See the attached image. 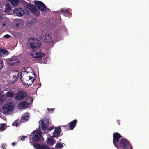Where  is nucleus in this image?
Returning <instances> with one entry per match:
<instances>
[{"instance_id":"nucleus-48","label":"nucleus","mask_w":149,"mask_h":149,"mask_svg":"<svg viewBox=\"0 0 149 149\" xmlns=\"http://www.w3.org/2000/svg\"><path fill=\"white\" fill-rule=\"evenodd\" d=\"M32 74H33L34 76H35L36 75V74H35V73L34 72H33Z\"/></svg>"},{"instance_id":"nucleus-23","label":"nucleus","mask_w":149,"mask_h":149,"mask_svg":"<svg viewBox=\"0 0 149 149\" xmlns=\"http://www.w3.org/2000/svg\"><path fill=\"white\" fill-rule=\"evenodd\" d=\"M13 6H16L19 3L18 0H8Z\"/></svg>"},{"instance_id":"nucleus-26","label":"nucleus","mask_w":149,"mask_h":149,"mask_svg":"<svg viewBox=\"0 0 149 149\" xmlns=\"http://www.w3.org/2000/svg\"><path fill=\"white\" fill-rule=\"evenodd\" d=\"M11 6L9 4H7L6 6L5 10L7 12H10L11 10Z\"/></svg>"},{"instance_id":"nucleus-34","label":"nucleus","mask_w":149,"mask_h":149,"mask_svg":"<svg viewBox=\"0 0 149 149\" xmlns=\"http://www.w3.org/2000/svg\"><path fill=\"white\" fill-rule=\"evenodd\" d=\"M27 137V136H22L21 138V139L22 140H24L25 139V138H26Z\"/></svg>"},{"instance_id":"nucleus-8","label":"nucleus","mask_w":149,"mask_h":149,"mask_svg":"<svg viewBox=\"0 0 149 149\" xmlns=\"http://www.w3.org/2000/svg\"><path fill=\"white\" fill-rule=\"evenodd\" d=\"M43 31H42V35L43 36L44 40L45 42H47L48 44H50L53 42V40H52V38L50 36L48 33L46 32H43Z\"/></svg>"},{"instance_id":"nucleus-28","label":"nucleus","mask_w":149,"mask_h":149,"mask_svg":"<svg viewBox=\"0 0 149 149\" xmlns=\"http://www.w3.org/2000/svg\"><path fill=\"white\" fill-rule=\"evenodd\" d=\"M5 123H2L0 124V130L1 131H3L5 129Z\"/></svg>"},{"instance_id":"nucleus-31","label":"nucleus","mask_w":149,"mask_h":149,"mask_svg":"<svg viewBox=\"0 0 149 149\" xmlns=\"http://www.w3.org/2000/svg\"><path fill=\"white\" fill-rule=\"evenodd\" d=\"M3 66V61L0 59V70L2 69Z\"/></svg>"},{"instance_id":"nucleus-3","label":"nucleus","mask_w":149,"mask_h":149,"mask_svg":"<svg viewBox=\"0 0 149 149\" xmlns=\"http://www.w3.org/2000/svg\"><path fill=\"white\" fill-rule=\"evenodd\" d=\"M14 109V104L11 102L6 103L2 108L3 113L5 114L11 113Z\"/></svg>"},{"instance_id":"nucleus-41","label":"nucleus","mask_w":149,"mask_h":149,"mask_svg":"<svg viewBox=\"0 0 149 149\" xmlns=\"http://www.w3.org/2000/svg\"><path fill=\"white\" fill-rule=\"evenodd\" d=\"M15 142H13L12 143V145L13 146H14L15 145Z\"/></svg>"},{"instance_id":"nucleus-46","label":"nucleus","mask_w":149,"mask_h":149,"mask_svg":"<svg viewBox=\"0 0 149 149\" xmlns=\"http://www.w3.org/2000/svg\"><path fill=\"white\" fill-rule=\"evenodd\" d=\"M2 94V92L0 91V96H1Z\"/></svg>"},{"instance_id":"nucleus-12","label":"nucleus","mask_w":149,"mask_h":149,"mask_svg":"<svg viewBox=\"0 0 149 149\" xmlns=\"http://www.w3.org/2000/svg\"><path fill=\"white\" fill-rule=\"evenodd\" d=\"M13 13L17 16H22L24 14V11L22 8L15 9L13 11Z\"/></svg>"},{"instance_id":"nucleus-1","label":"nucleus","mask_w":149,"mask_h":149,"mask_svg":"<svg viewBox=\"0 0 149 149\" xmlns=\"http://www.w3.org/2000/svg\"><path fill=\"white\" fill-rule=\"evenodd\" d=\"M115 146L118 149H132V145L130 143L128 140L125 138L120 139L119 142Z\"/></svg>"},{"instance_id":"nucleus-40","label":"nucleus","mask_w":149,"mask_h":149,"mask_svg":"<svg viewBox=\"0 0 149 149\" xmlns=\"http://www.w3.org/2000/svg\"><path fill=\"white\" fill-rule=\"evenodd\" d=\"M27 86L29 87V86H30L32 84H31H31H28V83H27Z\"/></svg>"},{"instance_id":"nucleus-21","label":"nucleus","mask_w":149,"mask_h":149,"mask_svg":"<svg viewBox=\"0 0 149 149\" xmlns=\"http://www.w3.org/2000/svg\"><path fill=\"white\" fill-rule=\"evenodd\" d=\"M61 12L65 17H68V16L69 12L68 9H61Z\"/></svg>"},{"instance_id":"nucleus-43","label":"nucleus","mask_w":149,"mask_h":149,"mask_svg":"<svg viewBox=\"0 0 149 149\" xmlns=\"http://www.w3.org/2000/svg\"><path fill=\"white\" fill-rule=\"evenodd\" d=\"M20 24L18 23H17L16 24V27H17L19 25V24Z\"/></svg>"},{"instance_id":"nucleus-18","label":"nucleus","mask_w":149,"mask_h":149,"mask_svg":"<svg viewBox=\"0 0 149 149\" xmlns=\"http://www.w3.org/2000/svg\"><path fill=\"white\" fill-rule=\"evenodd\" d=\"M29 116L28 113H25L22 116L20 121L21 122L24 123L27 121L29 119Z\"/></svg>"},{"instance_id":"nucleus-19","label":"nucleus","mask_w":149,"mask_h":149,"mask_svg":"<svg viewBox=\"0 0 149 149\" xmlns=\"http://www.w3.org/2000/svg\"><path fill=\"white\" fill-rule=\"evenodd\" d=\"M35 56H34L35 58H36L37 59L40 60L41 59L42 57L44 56V54L41 52L35 53Z\"/></svg>"},{"instance_id":"nucleus-47","label":"nucleus","mask_w":149,"mask_h":149,"mask_svg":"<svg viewBox=\"0 0 149 149\" xmlns=\"http://www.w3.org/2000/svg\"><path fill=\"white\" fill-rule=\"evenodd\" d=\"M6 26V24H5V23H4V24H3V27H4V26Z\"/></svg>"},{"instance_id":"nucleus-22","label":"nucleus","mask_w":149,"mask_h":149,"mask_svg":"<svg viewBox=\"0 0 149 149\" xmlns=\"http://www.w3.org/2000/svg\"><path fill=\"white\" fill-rule=\"evenodd\" d=\"M55 141L54 139L52 138H49L47 140V143L49 146H52L55 143Z\"/></svg>"},{"instance_id":"nucleus-38","label":"nucleus","mask_w":149,"mask_h":149,"mask_svg":"<svg viewBox=\"0 0 149 149\" xmlns=\"http://www.w3.org/2000/svg\"><path fill=\"white\" fill-rule=\"evenodd\" d=\"M35 80V79H33V80L31 81V84H33V83L34 82V81Z\"/></svg>"},{"instance_id":"nucleus-14","label":"nucleus","mask_w":149,"mask_h":149,"mask_svg":"<svg viewBox=\"0 0 149 149\" xmlns=\"http://www.w3.org/2000/svg\"><path fill=\"white\" fill-rule=\"evenodd\" d=\"M41 137V134L37 131H36L34 133L32 139L34 141L37 142L39 141Z\"/></svg>"},{"instance_id":"nucleus-33","label":"nucleus","mask_w":149,"mask_h":149,"mask_svg":"<svg viewBox=\"0 0 149 149\" xmlns=\"http://www.w3.org/2000/svg\"><path fill=\"white\" fill-rule=\"evenodd\" d=\"M11 36L8 34H6L3 37L6 38H8L10 37Z\"/></svg>"},{"instance_id":"nucleus-45","label":"nucleus","mask_w":149,"mask_h":149,"mask_svg":"<svg viewBox=\"0 0 149 149\" xmlns=\"http://www.w3.org/2000/svg\"><path fill=\"white\" fill-rule=\"evenodd\" d=\"M117 123H118L119 124V125H120V122L119 120H117Z\"/></svg>"},{"instance_id":"nucleus-5","label":"nucleus","mask_w":149,"mask_h":149,"mask_svg":"<svg viewBox=\"0 0 149 149\" xmlns=\"http://www.w3.org/2000/svg\"><path fill=\"white\" fill-rule=\"evenodd\" d=\"M26 8L34 15L39 16L40 13L39 10H37L36 7L32 4L28 3L26 6Z\"/></svg>"},{"instance_id":"nucleus-16","label":"nucleus","mask_w":149,"mask_h":149,"mask_svg":"<svg viewBox=\"0 0 149 149\" xmlns=\"http://www.w3.org/2000/svg\"><path fill=\"white\" fill-rule=\"evenodd\" d=\"M29 103L26 101L21 102L19 104V106L21 109L27 108L29 107Z\"/></svg>"},{"instance_id":"nucleus-9","label":"nucleus","mask_w":149,"mask_h":149,"mask_svg":"<svg viewBox=\"0 0 149 149\" xmlns=\"http://www.w3.org/2000/svg\"><path fill=\"white\" fill-rule=\"evenodd\" d=\"M7 62L9 65L11 66H15L17 63L20 62L16 57H13L7 59Z\"/></svg>"},{"instance_id":"nucleus-44","label":"nucleus","mask_w":149,"mask_h":149,"mask_svg":"<svg viewBox=\"0 0 149 149\" xmlns=\"http://www.w3.org/2000/svg\"><path fill=\"white\" fill-rule=\"evenodd\" d=\"M2 7V3L0 2V8H1Z\"/></svg>"},{"instance_id":"nucleus-24","label":"nucleus","mask_w":149,"mask_h":149,"mask_svg":"<svg viewBox=\"0 0 149 149\" xmlns=\"http://www.w3.org/2000/svg\"><path fill=\"white\" fill-rule=\"evenodd\" d=\"M6 96L7 97H12L14 96V94L13 93L9 91L6 93Z\"/></svg>"},{"instance_id":"nucleus-7","label":"nucleus","mask_w":149,"mask_h":149,"mask_svg":"<svg viewBox=\"0 0 149 149\" xmlns=\"http://www.w3.org/2000/svg\"><path fill=\"white\" fill-rule=\"evenodd\" d=\"M34 3L41 12L45 11L46 10V6L42 1L37 0L34 2Z\"/></svg>"},{"instance_id":"nucleus-15","label":"nucleus","mask_w":149,"mask_h":149,"mask_svg":"<svg viewBox=\"0 0 149 149\" xmlns=\"http://www.w3.org/2000/svg\"><path fill=\"white\" fill-rule=\"evenodd\" d=\"M77 122V120L76 119H75L69 123V130H72L75 127Z\"/></svg>"},{"instance_id":"nucleus-13","label":"nucleus","mask_w":149,"mask_h":149,"mask_svg":"<svg viewBox=\"0 0 149 149\" xmlns=\"http://www.w3.org/2000/svg\"><path fill=\"white\" fill-rule=\"evenodd\" d=\"M61 132V130L60 126H59L56 128L53 133L52 137H56L59 136L60 135V133Z\"/></svg>"},{"instance_id":"nucleus-25","label":"nucleus","mask_w":149,"mask_h":149,"mask_svg":"<svg viewBox=\"0 0 149 149\" xmlns=\"http://www.w3.org/2000/svg\"><path fill=\"white\" fill-rule=\"evenodd\" d=\"M33 68L31 67H28L25 69V71L27 73L29 72H32L33 71Z\"/></svg>"},{"instance_id":"nucleus-17","label":"nucleus","mask_w":149,"mask_h":149,"mask_svg":"<svg viewBox=\"0 0 149 149\" xmlns=\"http://www.w3.org/2000/svg\"><path fill=\"white\" fill-rule=\"evenodd\" d=\"M14 74L13 75V81H11L12 83H13L15 82L18 79V77H19V72L17 71H14Z\"/></svg>"},{"instance_id":"nucleus-6","label":"nucleus","mask_w":149,"mask_h":149,"mask_svg":"<svg viewBox=\"0 0 149 149\" xmlns=\"http://www.w3.org/2000/svg\"><path fill=\"white\" fill-rule=\"evenodd\" d=\"M39 127L41 130H46L49 126V122L48 120H45L44 122L40 120L39 122Z\"/></svg>"},{"instance_id":"nucleus-4","label":"nucleus","mask_w":149,"mask_h":149,"mask_svg":"<svg viewBox=\"0 0 149 149\" xmlns=\"http://www.w3.org/2000/svg\"><path fill=\"white\" fill-rule=\"evenodd\" d=\"M28 95L26 92L23 90L17 91L14 95V98L17 101L23 100L27 97Z\"/></svg>"},{"instance_id":"nucleus-42","label":"nucleus","mask_w":149,"mask_h":149,"mask_svg":"<svg viewBox=\"0 0 149 149\" xmlns=\"http://www.w3.org/2000/svg\"><path fill=\"white\" fill-rule=\"evenodd\" d=\"M46 10H47V11H48L50 10L48 8L46 7Z\"/></svg>"},{"instance_id":"nucleus-20","label":"nucleus","mask_w":149,"mask_h":149,"mask_svg":"<svg viewBox=\"0 0 149 149\" xmlns=\"http://www.w3.org/2000/svg\"><path fill=\"white\" fill-rule=\"evenodd\" d=\"M8 54L7 51L5 49H1L0 50V56H5Z\"/></svg>"},{"instance_id":"nucleus-29","label":"nucleus","mask_w":149,"mask_h":149,"mask_svg":"<svg viewBox=\"0 0 149 149\" xmlns=\"http://www.w3.org/2000/svg\"><path fill=\"white\" fill-rule=\"evenodd\" d=\"M64 146L61 142H58L56 145V147L57 148H62Z\"/></svg>"},{"instance_id":"nucleus-39","label":"nucleus","mask_w":149,"mask_h":149,"mask_svg":"<svg viewBox=\"0 0 149 149\" xmlns=\"http://www.w3.org/2000/svg\"><path fill=\"white\" fill-rule=\"evenodd\" d=\"M53 129V127H50L49 128V131Z\"/></svg>"},{"instance_id":"nucleus-27","label":"nucleus","mask_w":149,"mask_h":149,"mask_svg":"<svg viewBox=\"0 0 149 149\" xmlns=\"http://www.w3.org/2000/svg\"><path fill=\"white\" fill-rule=\"evenodd\" d=\"M5 100V96L4 95H2L0 96V103H3Z\"/></svg>"},{"instance_id":"nucleus-11","label":"nucleus","mask_w":149,"mask_h":149,"mask_svg":"<svg viewBox=\"0 0 149 149\" xmlns=\"http://www.w3.org/2000/svg\"><path fill=\"white\" fill-rule=\"evenodd\" d=\"M33 144L36 149H50L49 147L45 144H40L33 142Z\"/></svg>"},{"instance_id":"nucleus-10","label":"nucleus","mask_w":149,"mask_h":149,"mask_svg":"<svg viewBox=\"0 0 149 149\" xmlns=\"http://www.w3.org/2000/svg\"><path fill=\"white\" fill-rule=\"evenodd\" d=\"M121 135L118 132H115L113 134V142L115 146L119 142V139L122 137Z\"/></svg>"},{"instance_id":"nucleus-32","label":"nucleus","mask_w":149,"mask_h":149,"mask_svg":"<svg viewBox=\"0 0 149 149\" xmlns=\"http://www.w3.org/2000/svg\"><path fill=\"white\" fill-rule=\"evenodd\" d=\"M62 127H64L66 129L69 130V124H67V125H64L62 126Z\"/></svg>"},{"instance_id":"nucleus-36","label":"nucleus","mask_w":149,"mask_h":149,"mask_svg":"<svg viewBox=\"0 0 149 149\" xmlns=\"http://www.w3.org/2000/svg\"><path fill=\"white\" fill-rule=\"evenodd\" d=\"M47 109L48 110V111H53L54 109H52L51 108H47Z\"/></svg>"},{"instance_id":"nucleus-30","label":"nucleus","mask_w":149,"mask_h":149,"mask_svg":"<svg viewBox=\"0 0 149 149\" xmlns=\"http://www.w3.org/2000/svg\"><path fill=\"white\" fill-rule=\"evenodd\" d=\"M19 123L18 122V120H15L13 123L12 125L13 126H17L18 125Z\"/></svg>"},{"instance_id":"nucleus-35","label":"nucleus","mask_w":149,"mask_h":149,"mask_svg":"<svg viewBox=\"0 0 149 149\" xmlns=\"http://www.w3.org/2000/svg\"><path fill=\"white\" fill-rule=\"evenodd\" d=\"M6 146L4 144H3L1 146L2 148H3V149H5V148Z\"/></svg>"},{"instance_id":"nucleus-2","label":"nucleus","mask_w":149,"mask_h":149,"mask_svg":"<svg viewBox=\"0 0 149 149\" xmlns=\"http://www.w3.org/2000/svg\"><path fill=\"white\" fill-rule=\"evenodd\" d=\"M28 44L33 51L36 50L41 45L40 41L38 39L31 38L29 39Z\"/></svg>"},{"instance_id":"nucleus-37","label":"nucleus","mask_w":149,"mask_h":149,"mask_svg":"<svg viewBox=\"0 0 149 149\" xmlns=\"http://www.w3.org/2000/svg\"><path fill=\"white\" fill-rule=\"evenodd\" d=\"M29 80H30L31 79H32L33 78V77L32 76H29Z\"/></svg>"}]
</instances>
